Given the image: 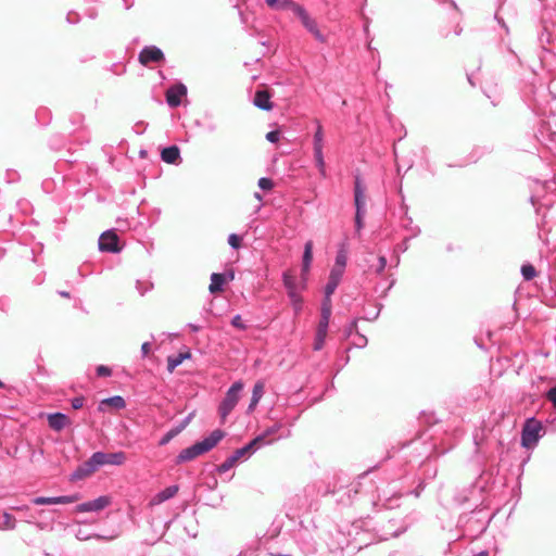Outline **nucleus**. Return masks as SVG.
<instances>
[{"label":"nucleus","instance_id":"f257e3e1","mask_svg":"<svg viewBox=\"0 0 556 556\" xmlns=\"http://www.w3.org/2000/svg\"><path fill=\"white\" fill-rule=\"evenodd\" d=\"M225 437V432L223 430H214L210 435L204 438L202 441L197 442L195 444L182 450L177 456L176 463L182 464L189 460L194 459L195 457L211 451L214 448L219 441Z\"/></svg>","mask_w":556,"mask_h":556},{"label":"nucleus","instance_id":"f03ea898","mask_svg":"<svg viewBox=\"0 0 556 556\" xmlns=\"http://www.w3.org/2000/svg\"><path fill=\"white\" fill-rule=\"evenodd\" d=\"M263 441V437H256L247 445L236 450L223 464L217 468L218 472L225 473L230 470L240 459H248L256 450V445Z\"/></svg>","mask_w":556,"mask_h":556},{"label":"nucleus","instance_id":"7ed1b4c3","mask_svg":"<svg viewBox=\"0 0 556 556\" xmlns=\"http://www.w3.org/2000/svg\"><path fill=\"white\" fill-rule=\"evenodd\" d=\"M316 131L313 136V151L315 165L321 177L327 176L326 162L324 156L325 135L321 124L316 121Z\"/></svg>","mask_w":556,"mask_h":556},{"label":"nucleus","instance_id":"20e7f679","mask_svg":"<svg viewBox=\"0 0 556 556\" xmlns=\"http://www.w3.org/2000/svg\"><path fill=\"white\" fill-rule=\"evenodd\" d=\"M542 431L543 426L539 420L534 418L527 419L521 432L522 446L526 448L534 447L542 437Z\"/></svg>","mask_w":556,"mask_h":556},{"label":"nucleus","instance_id":"39448f33","mask_svg":"<svg viewBox=\"0 0 556 556\" xmlns=\"http://www.w3.org/2000/svg\"><path fill=\"white\" fill-rule=\"evenodd\" d=\"M243 383L241 381H236L227 391L226 396L222 401L218 412L223 421L227 418V416L231 413V410L236 407L237 403L240 399V393L243 390Z\"/></svg>","mask_w":556,"mask_h":556},{"label":"nucleus","instance_id":"423d86ee","mask_svg":"<svg viewBox=\"0 0 556 556\" xmlns=\"http://www.w3.org/2000/svg\"><path fill=\"white\" fill-rule=\"evenodd\" d=\"M290 10L300 18L303 26L320 42H325V36L319 31L317 24L306 10L298 3H289Z\"/></svg>","mask_w":556,"mask_h":556},{"label":"nucleus","instance_id":"0eeeda50","mask_svg":"<svg viewBox=\"0 0 556 556\" xmlns=\"http://www.w3.org/2000/svg\"><path fill=\"white\" fill-rule=\"evenodd\" d=\"M101 457L102 456H99V452L93 453L86 462L76 468V470L71 475V480L78 481L91 476L102 467Z\"/></svg>","mask_w":556,"mask_h":556},{"label":"nucleus","instance_id":"6e6552de","mask_svg":"<svg viewBox=\"0 0 556 556\" xmlns=\"http://www.w3.org/2000/svg\"><path fill=\"white\" fill-rule=\"evenodd\" d=\"M101 457L102 456H99V452L93 453L86 462L76 468V470L71 475V480L78 481L91 476L102 467Z\"/></svg>","mask_w":556,"mask_h":556},{"label":"nucleus","instance_id":"1a4fd4ad","mask_svg":"<svg viewBox=\"0 0 556 556\" xmlns=\"http://www.w3.org/2000/svg\"><path fill=\"white\" fill-rule=\"evenodd\" d=\"M111 504L108 495L99 496L92 501L84 502L75 507L76 513H96L106 508Z\"/></svg>","mask_w":556,"mask_h":556},{"label":"nucleus","instance_id":"9d476101","mask_svg":"<svg viewBox=\"0 0 556 556\" xmlns=\"http://www.w3.org/2000/svg\"><path fill=\"white\" fill-rule=\"evenodd\" d=\"M99 249L103 252H118V237L116 233L111 230L103 232L99 238Z\"/></svg>","mask_w":556,"mask_h":556},{"label":"nucleus","instance_id":"9b49d317","mask_svg":"<svg viewBox=\"0 0 556 556\" xmlns=\"http://www.w3.org/2000/svg\"><path fill=\"white\" fill-rule=\"evenodd\" d=\"M79 496L77 494L74 495H62V496H37L33 498V504L35 505H55V504H71L78 501Z\"/></svg>","mask_w":556,"mask_h":556},{"label":"nucleus","instance_id":"f8f14e48","mask_svg":"<svg viewBox=\"0 0 556 556\" xmlns=\"http://www.w3.org/2000/svg\"><path fill=\"white\" fill-rule=\"evenodd\" d=\"M164 59L162 50L155 46H147L139 53V62L148 65L151 62H160Z\"/></svg>","mask_w":556,"mask_h":556},{"label":"nucleus","instance_id":"ddd939ff","mask_svg":"<svg viewBox=\"0 0 556 556\" xmlns=\"http://www.w3.org/2000/svg\"><path fill=\"white\" fill-rule=\"evenodd\" d=\"M187 94V88L182 84L172 86L166 92V102L169 106L176 108L181 103V99Z\"/></svg>","mask_w":556,"mask_h":556},{"label":"nucleus","instance_id":"4468645a","mask_svg":"<svg viewBox=\"0 0 556 556\" xmlns=\"http://www.w3.org/2000/svg\"><path fill=\"white\" fill-rule=\"evenodd\" d=\"M313 261V242L307 241L304 244V252L302 257V288L305 287V281L307 274L309 271L311 265Z\"/></svg>","mask_w":556,"mask_h":556},{"label":"nucleus","instance_id":"2eb2a0df","mask_svg":"<svg viewBox=\"0 0 556 556\" xmlns=\"http://www.w3.org/2000/svg\"><path fill=\"white\" fill-rule=\"evenodd\" d=\"M178 485L174 484L156 493L150 501L151 506H157L173 498L178 493Z\"/></svg>","mask_w":556,"mask_h":556},{"label":"nucleus","instance_id":"dca6fc26","mask_svg":"<svg viewBox=\"0 0 556 556\" xmlns=\"http://www.w3.org/2000/svg\"><path fill=\"white\" fill-rule=\"evenodd\" d=\"M99 456H102L101 459V465L104 466V465H115V466H121L125 463L126 460V455L124 452H115V453H104V452H99Z\"/></svg>","mask_w":556,"mask_h":556},{"label":"nucleus","instance_id":"f3484780","mask_svg":"<svg viewBox=\"0 0 556 556\" xmlns=\"http://www.w3.org/2000/svg\"><path fill=\"white\" fill-rule=\"evenodd\" d=\"M253 104L264 111H269L273 109V103L270 101V96L266 90L256 91L253 100Z\"/></svg>","mask_w":556,"mask_h":556},{"label":"nucleus","instance_id":"a211bd4d","mask_svg":"<svg viewBox=\"0 0 556 556\" xmlns=\"http://www.w3.org/2000/svg\"><path fill=\"white\" fill-rule=\"evenodd\" d=\"M344 271L331 268L328 282L325 287L326 295H332L339 286Z\"/></svg>","mask_w":556,"mask_h":556},{"label":"nucleus","instance_id":"6ab92c4d","mask_svg":"<svg viewBox=\"0 0 556 556\" xmlns=\"http://www.w3.org/2000/svg\"><path fill=\"white\" fill-rule=\"evenodd\" d=\"M48 424L53 430L60 431L70 424V419L62 413H54L48 416Z\"/></svg>","mask_w":556,"mask_h":556},{"label":"nucleus","instance_id":"aec40b11","mask_svg":"<svg viewBox=\"0 0 556 556\" xmlns=\"http://www.w3.org/2000/svg\"><path fill=\"white\" fill-rule=\"evenodd\" d=\"M328 326H329V323L319 320L316 336H315V341H314V350L315 351H319L323 349V346L325 344L326 337H327V332H328Z\"/></svg>","mask_w":556,"mask_h":556},{"label":"nucleus","instance_id":"412c9836","mask_svg":"<svg viewBox=\"0 0 556 556\" xmlns=\"http://www.w3.org/2000/svg\"><path fill=\"white\" fill-rule=\"evenodd\" d=\"M161 159L167 164H176L180 160V151L178 147L170 146L164 148L161 152Z\"/></svg>","mask_w":556,"mask_h":556},{"label":"nucleus","instance_id":"4be33fe9","mask_svg":"<svg viewBox=\"0 0 556 556\" xmlns=\"http://www.w3.org/2000/svg\"><path fill=\"white\" fill-rule=\"evenodd\" d=\"M264 388H265V384H264L263 381H257L254 384L253 391H252V397H251V401H250V404H249V407H248V412L251 413V412H253L255 409V407L260 403L261 399L263 397Z\"/></svg>","mask_w":556,"mask_h":556},{"label":"nucleus","instance_id":"5701e85b","mask_svg":"<svg viewBox=\"0 0 556 556\" xmlns=\"http://www.w3.org/2000/svg\"><path fill=\"white\" fill-rule=\"evenodd\" d=\"M346 262H348V250H346V245L343 243L338 250V253L336 256V262H334V265L332 268L344 271Z\"/></svg>","mask_w":556,"mask_h":556},{"label":"nucleus","instance_id":"b1692460","mask_svg":"<svg viewBox=\"0 0 556 556\" xmlns=\"http://www.w3.org/2000/svg\"><path fill=\"white\" fill-rule=\"evenodd\" d=\"M191 357L190 352L178 353L177 355L168 356L167 358V369L169 372H173L185 359Z\"/></svg>","mask_w":556,"mask_h":556},{"label":"nucleus","instance_id":"393cba45","mask_svg":"<svg viewBox=\"0 0 556 556\" xmlns=\"http://www.w3.org/2000/svg\"><path fill=\"white\" fill-rule=\"evenodd\" d=\"M282 280L288 295H293L294 292H299L296 279L290 271L283 273Z\"/></svg>","mask_w":556,"mask_h":556},{"label":"nucleus","instance_id":"a878e982","mask_svg":"<svg viewBox=\"0 0 556 556\" xmlns=\"http://www.w3.org/2000/svg\"><path fill=\"white\" fill-rule=\"evenodd\" d=\"M104 405L112 406L116 409H122L126 406L125 400L119 395H114L101 401L99 409L102 410Z\"/></svg>","mask_w":556,"mask_h":556},{"label":"nucleus","instance_id":"bb28decb","mask_svg":"<svg viewBox=\"0 0 556 556\" xmlns=\"http://www.w3.org/2000/svg\"><path fill=\"white\" fill-rule=\"evenodd\" d=\"M225 278L223 274L213 273L211 276L210 292L216 293L223 290Z\"/></svg>","mask_w":556,"mask_h":556},{"label":"nucleus","instance_id":"cd10ccee","mask_svg":"<svg viewBox=\"0 0 556 556\" xmlns=\"http://www.w3.org/2000/svg\"><path fill=\"white\" fill-rule=\"evenodd\" d=\"M266 4L273 9L290 10L289 3H294L292 0H265Z\"/></svg>","mask_w":556,"mask_h":556},{"label":"nucleus","instance_id":"c85d7f7f","mask_svg":"<svg viewBox=\"0 0 556 556\" xmlns=\"http://www.w3.org/2000/svg\"><path fill=\"white\" fill-rule=\"evenodd\" d=\"M521 275L525 280L529 281L536 276V270L531 264H525L521 266Z\"/></svg>","mask_w":556,"mask_h":556},{"label":"nucleus","instance_id":"c756f323","mask_svg":"<svg viewBox=\"0 0 556 556\" xmlns=\"http://www.w3.org/2000/svg\"><path fill=\"white\" fill-rule=\"evenodd\" d=\"M281 428V425L280 424H276L274 425L273 427H269L268 429H266L262 434H260L258 437H263V441H261L257 445H256V448L262 445V444H267L268 442L265 441V439L269 435H273L275 434L276 432H278Z\"/></svg>","mask_w":556,"mask_h":556},{"label":"nucleus","instance_id":"7c9ffc66","mask_svg":"<svg viewBox=\"0 0 556 556\" xmlns=\"http://www.w3.org/2000/svg\"><path fill=\"white\" fill-rule=\"evenodd\" d=\"M181 430L182 427L170 429L167 433H165L162 437V439L160 440V445H166L167 443H169Z\"/></svg>","mask_w":556,"mask_h":556},{"label":"nucleus","instance_id":"2f4dec72","mask_svg":"<svg viewBox=\"0 0 556 556\" xmlns=\"http://www.w3.org/2000/svg\"><path fill=\"white\" fill-rule=\"evenodd\" d=\"M15 527H16L15 518L11 514L4 513L3 514V528L13 530V529H15Z\"/></svg>","mask_w":556,"mask_h":556},{"label":"nucleus","instance_id":"473e14b6","mask_svg":"<svg viewBox=\"0 0 556 556\" xmlns=\"http://www.w3.org/2000/svg\"><path fill=\"white\" fill-rule=\"evenodd\" d=\"M294 311L298 313L302 309V298L299 292H294L293 295H288Z\"/></svg>","mask_w":556,"mask_h":556},{"label":"nucleus","instance_id":"72a5a7b5","mask_svg":"<svg viewBox=\"0 0 556 556\" xmlns=\"http://www.w3.org/2000/svg\"><path fill=\"white\" fill-rule=\"evenodd\" d=\"M354 202L356 207V213H365V194H354Z\"/></svg>","mask_w":556,"mask_h":556},{"label":"nucleus","instance_id":"f704fd0d","mask_svg":"<svg viewBox=\"0 0 556 556\" xmlns=\"http://www.w3.org/2000/svg\"><path fill=\"white\" fill-rule=\"evenodd\" d=\"M257 185L262 190H270L274 187L271 179L266 177L260 178Z\"/></svg>","mask_w":556,"mask_h":556},{"label":"nucleus","instance_id":"c9c22d12","mask_svg":"<svg viewBox=\"0 0 556 556\" xmlns=\"http://www.w3.org/2000/svg\"><path fill=\"white\" fill-rule=\"evenodd\" d=\"M240 242H241V238L236 235V233H231L229 235L228 237V243L229 245L232 248V249H239L240 247Z\"/></svg>","mask_w":556,"mask_h":556},{"label":"nucleus","instance_id":"e433bc0d","mask_svg":"<svg viewBox=\"0 0 556 556\" xmlns=\"http://www.w3.org/2000/svg\"><path fill=\"white\" fill-rule=\"evenodd\" d=\"M231 325L238 329H245L247 326L244 325V323L242 321V318L240 315H235L231 319Z\"/></svg>","mask_w":556,"mask_h":556},{"label":"nucleus","instance_id":"4c0bfd02","mask_svg":"<svg viewBox=\"0 0 556 556\" xmlns=\"http://www.w3.org/2000/svg\"><path fill=\"white\" fill-rule=\"evenodd\" d=\"M111 374L112 370L108 366L100 365L97 367V375L100 377H109Z\"/></svg>","mask_w":556,"mask_h":556},{"label":"nucleus","instance_id":"58836bf2","mask_svg":"<svg viewBox=\"0 0 556 556\" xmlns=\"http://www.w3.org/2000/svg\"><path fill=\"white\" fill-rule=\"evenodd\" d=\"M354 194H359V195L365 194V189H364V187L362 185V181H361L359 177H356V179H355Z\"/></svg>","mask_w":556,"mask_h":556},{"label":"nucleus","instance_id":"ea45409f","mask_svg":"<svg viewBox=\"0 0 556 556\" xmlns=\"http://www.w3.org/2000/svg\"><path fill=\"white\" fill-rule=\"evenodd\" d=\"M266 139L269 141V142H277L279 141L280 139V132L278 130H273V131H269L267 135H266Z\"/></svg>","mask_w":556,"mask_h":556},{"label":"nucleus","instance_id":"a19ab883","mask_svg":"<svg viewBox=\"0 0 556 556\" xmlns=\"http://www.w3.org/2000/svg\"><path fill=\"white\" fill-rule=\"evenodd\" d=\"M331 317V309L327 307H321L320 320L325 323H329Z\"/></svg>","mask_w":556,"mask_h":556},{"label":"nucleus","instance_id":"79ce46f5","mask_svg":"<svg viewBox=\"0 0 556 556\" xmlns=\"http://www.w3.org/2000/svg\"><path fill=\"white\" fill-rule=\"evenodd\" d=\"M365 213H355V227L356 231L359 232L363 228V217Z\"/></svg>","mask_w":556,"mask_h":556},{"label":"nucleus","instance_id":"37998d69","mask_svg":"<svg viewBox=\"0 0 556 556\" xmlns=\"http://www.w3.org/2000/svg\"><path fill=\"white\" fill-rule=\"evenodd\" d=\"M387 266V260L384 256H379L378 258V267L376 268L377 274H381Z\"/></svg>","mask_w":556,"mask_h":556},{"label":"nucleus","instance_id":"c03bdc74","mask_svg":"<svg viewBox=\"0 0 556 556\" xmlns=\"http://www.w3.org/2000/svg\"><path fill=\"white\" fill-rule=\"evenodd\" d=\"M71 404H72V407H73L74 409H79V408H81V407H83V405H84V397H81V396L74 397V399L72 400Z\"/></svg>","mask_w":556,"mask_h":556},{"label":"nucleus","instance_id":"a18cd8bd","mask_svg":"<svg viewBox=\"0 0 556 556\" xmlns=\"http://www.w3.org/2000/svg\"><path fill=\"white\" fill-rule=\"evenodd\" d=\"M547 399L553 403L556 407V386L552 388L547 393Z\"/></svg>","mask_w":556,"mask_h":556},{"label":"nucleus","instance_id":"49530a36","mask_svg":"<svg viewBox=\"0 0 556 556\" xmlns=\"http://www.w3.org/2000/svg\"><path fill=\"white\" fill-rule=\"evenodd\" d=\"M151 351V344L150 342H144L142 345H141V354L143 357H146Z\"/></svg>","mask_w":556,"mask_h":556},{"label":"nucleus","instance_id":"de8ad7c7","mask_svg":"<svg viewBox=\"0 0 556 556\" xmlns=\"http://www.w3.org/2000/svg\"><path fill=\"white\" fill-rule=\"evenodd\" d=\"M330 296H331V295H326V294H325V299H324V301H323L321 307H327V308H330V309H331V300H330Z\"/></svg>","mask_w":556,"mask_h":556},{"label":"nucleus","instance_id":"09e8293b","mask_svg":"<svg viewBox=\"0 0 556 556\" xmlns=\"http://www.w3.org/2000/svg\"><path fill=\"white\" fill-rule=\"evenodd\" d=\"M188 327L193 331V332H198L200 330V327L198 325H194V324H189Z\"/></svg>","mask_w":556,"mask_h":556},{"label":"nucleus","instance_id":"8fccbe9b","mask_svg":"<svg viewBox=\"0 0 556 556\" xmlns=\"http://www.w3.org/2000/svg\"><path fill=\"white\" fill-rule=\"evenodd\" d=\"M76 536L79 540H87V539H89V536L84 535V533L80 530L77 532Z\"/></svg>","mask_w":556,"mask_h":556},{"label":"nucleus","instance_id":"3c124183","mask_svg":"<svg viewBox=\"0 0 556 556\" xmlns=\"http://www.w3.org/2000/svg\"><path fill=\"white\" fill-rule=\"evenodd\" d=\"M59 293H60V295H61V296H63V298H70V293H68V292H66V291H60Z\"/></svg>","mask_w":556,"mask_h":556},{"label":"nucleus","instance_id":"603ef678","mask_svg":"<svg viewBox=\"0 0 556 556\" xmlns=\"http://www.w3.org/2000/svg\"><path fill=\"white\" fill-rule=\"evenodd\" d=\"M254 197H255V199H257L258 201H262V199H263V198H262V195H261V193H258V192H255V193H254Z\"/></svg>","mask_w":556,"mask_h":556},{"label":"nucleus","instance_id":"864d4df0","mask_svg":"<svg viewBox=\"0 0 556 556\" xmlns=\"http://www.w3.org/2000/svg\"><path fill=\"white\" fill-rule=\"evenodd\" d=\"M479 556H488V553H486V552H481V553L479 554Z\"/></svg>","mask_w":556,"mask_h":556},{"label":"nucleus","instance_id":"5fc2aeb1","mask_svg":"<svg viewBox=\"0 0 556 556\" xmlns=\"http://www.w3.org/2000/svg\"><path fill=\"white\" fill-rule=\"evenodd\" d=\"M468 80H469V83H470L471 85H473V83H472V80H471V77H470V76H468Z\"/></svg>","mask_w":556,"mask_h":556},{"label":"nucleus","instance_id":"6e6d98bb","mask_svg":"<svg viewBox=\"0 0 556 556\" xmlns=\"http://www.w3.org/2000/svg\"><path fill=\"white\" fill-rule=\"evenodd\" d=\"M26 508H27L26 506H23V507H18L17 509L23 510V509H26Z\"/></svg>","mask_w":556,"mask_h":556},{"label":"nucleus","instance_id":"4d7b16f0","mask_svg":"<svg viewBox=\"0 0 556 556\" xmlns=\"http://www.w3.org/2000/svg\"><path fill=\"white\" fill-rule=\"evenodd\" d=\"M2 386H3V383L0 381V387H2Z\"/></svg>","mask_w":556,"mask_h":556}]
</instances>
